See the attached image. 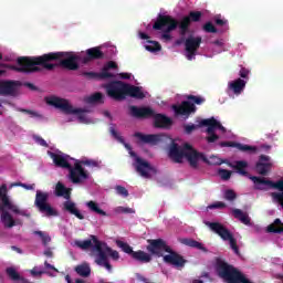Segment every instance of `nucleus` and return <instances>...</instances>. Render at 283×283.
Instances as JSON below:
<instances>
[{"mask_svg":"<svg viewBox=\"0 0 283 283\" xmlns=\"http://www.w3.org/2000/svg\"><path fill=\"white\" fill-rule=\"evenodd\" d=\"M18 112H21L22 114L30 115V118H43V115H41L36 111L25 109V108H19Z\"/></svg>","mask_w":283,"mask_h":283,"instance_id":"nucleus-42","label":"nucleus"},{"mask_svg":"<svg viewBox=\"0 0 283 283\" xmlns=\"http://www.w3.org/2000/svg\"><path fill=\"white\" fill-rule=\"evenodd\" d=\"M115 190L116 193H118V196H123V198H127L129 196V191L123 186H116Z\"/></svg>","mask_w":283,"mask_h":283,"instance_id":"nucleus-46","label":"nucleus"},{"mask_svg":"<svg viewBox=\"0 0 283 283\" xmlns=\"http://www.w3.org/2000/svg\"><path fill=\"white\" fill-rule=\"evenodd\" d=\"M145 48L148 52H160L163 50V46L157 41H148Z\"/></svg>","mask_w":283,"mask_h":283,"instance_id":"nucleus-39","label":"nucleus"},{"mask_svg":"<svg viewBox=\"0 0 283 283\" xmlns=\"http://www.w3.org/2000/svg\"><path fill=\"white\" fill-rule=\"evenodd\" d=\"M232 216L242 222V224H251V218L249 217V213L242 211L241 209H233L232 210Z\"/></svg>","mask_w":283,"mask_h":283,"instance_id":"nucleus-32","label":"nucleus"},{"mask_svg":"<svg viewBox=\"0 0 283 283\" xmlns=\"http://www.w3.org/2000/svg\"><path fill=\"white\" fill-rule=\"evenodd\" d=\"M129 109V116L133 118H154V127L156 129H169L174 125V120L171 117H167L165 114L157 113L153 111L151 107L143 106H134L130 105L128 107Z\"/></svg>","mask_w":283,"mask_h":283,"instance_id":"nucleus-5","label":"nucleus"},{"mask_svg":"<svg viewBox=\"0 0 283 283\" xmlns=\"http://www.w3.org/2000/svg\"><path fill=\"white\" fill-rule=\"evenodd\" d=\"M127 84L122 81L111 82L105 85L106 94L113 101H125Z\"/></svg>","mask_w":283,"mask_h":283,"instance_id":"nucleus-14","label":"nucleus"},{"mask_svg":"<svg viewBox=\"0 0 283 283\" xmlns=\"http://www.w3.org/2000/svg\"><path fill=\"white\" fill-rule=\"evenodd\" d=\"M188 101H192L195 105H202L205 103V97L196 96V95H189Z\"/></svg>","mask_w":283,"mask_h":283,"instance_id":"nucleus-47","label":"nucleus"},{"mask_svg":"<svg viewBox=\"0 0 283 283\" xmlns=\"http://www.w3.org/2000/svg\"><path fill=\"white\" fill-rule=\"evenodd\" d=\"M239 76H241V78H249V69L242 67L239 72Z\"/></svg>","mask_w":283,"mask_h":283,"instance_id":"nucleus-55","label":"nucleus"},{"mask_svg":"<svg viewBox=\"0 0 283 283\" xmlns=\"http://www.w3.org/2000/svg\"><path fill=\"white\" fill-rule=\"evenodd\" d=\"M78 56L70 55L65 52H51L40 56H21L17 59V66H12L14 72L21 74H32L34 72H41V67L52 72L54 67H64L65 70L76 71L78 70ZM38 65H41L39 67Z\"/></svg>","mask_w":283,"mask_h":283,"instance_id":"nucleus-1","label":"nucleus"},{"mask_svg":"<svg viewBox=\"0 0 283 283\" xmlns=\"http://www.w3.org/2000/svg\"><path fill=\"white\" fill-rule=\"evenodd\" d=\"M109 70H118V64L114 61L107 62L102 71L99 73L96 72H84L83 76H86V78H98L99 81H107L108 78H116V75L114 73L109 72Z\"/></svg>","mask_w":283,"mask_h":283,"instance_id":"nucleus-15","label":"nucleus"},{"mask_svg":"<svg viewBox=\"0 0 283 283\" xmlns=\"http://www.w3.org/2000/svg\"><path fill=\"white\" fill-rule=\"evenodd\" d=\"M184 149H186V157L190 167L192 169H198V160H202L207 163V156L205 154L197 151L193 147L189 144H184Z\"/></svg>","mask_w":283,"mask_h":283,"instance_id":"nucleus-19","label":"nucleus"},{"mask_svg":"<svg viewBox=\"0 0 283 283\" xmlns=\"http://www.w3.org/2000/svg\"><path fill=\"white\" fill-rule=\"evenodd\" d=\"M48 105H52V107H56V109H61L64 114H76L77 118L83 123L85 120V109L83 108H74L65 98L52 96L46 99Z\"/></svg>","mask_w":283,"mask_h":283,"instance_id":"nucleus-10","label":"nucleus"},{"mask_svg":"<svg viewBox=\"0 0 283 283\" xmlns=\"http://www.w3.org/2000/svg\"><path fill=\"white\" fill-rule=\"evenodd\" d=\"M230 167L234 169V171L239 174V176L249 177V171H247L249 163L244 160H237L234 165H230Z\"/></svg>","mask_w":283,"mask_h":283,"instance_id":"nucleus-31","label":"nucleus"},{"mask_svg":"<svg viewBox=\"0 0 283 283\" xmlns=\"http://www.w3.org/2000/svg\"><path fill=\"white\" fill-rule=\"evenodd\" d=\"M19 87H21V82L19 81H0V96H14Z\"/></svg>","mask_w":283,"mask_h":283,"instance_id":"nucleus-21","label":"nucleus"},{"mask_svg":"<svg viewBox=\"0 0 283 283\" xmlns=\"http://www.w3.org/2000/svg\"><path fill=\"white\" fill-rule=\"evenodd\" d=\"M268 233H283L282 220L275 219L273 223L268 226Z\"/></svg>","mask_w":283,"mask_h":283,"instance_id":"nucleus-34","label":"nucleus"},{"mask_svg":"<svg viewBox=\"0 0 283 283\" xmlns=\"http://www.w3.org/2000/svg\"><path fill=\"white\" fill-rule=\"evenodd\" d=\"M55 196H57V198H65V200H70L71 192L65 185L59 181L55 186Z\"/></svg>","mask_w":283,"mask_h":283,"instance_id":"nucleus-33","label":"nucleus"},{"mask_svg":"<svg viewBox=\"0 0 283 283\" xmlns=\"http://www.w3.org/2000/svg\"><path fill=\"white\" fill-rule=\"evenodd\" d=\"M75 272L77 275H81V277H90L92 275V269L88 264H81L75 268Z\"/></svg>","mask_w":283,"mask_h":283,"instance_id":"nucleus-35","label":"nucleus"},{"mask_svg":"<svg viewBox=\"0 0 283 283\" xmlns=\"http://www.w3.org/2000/svg\"><path fill=\"white\" fill-rule=\"evenodd\" d=\"M199 127H207L206 134L208 136L206 137L207 143H216V140H220V136L216 134V129H218V119H214L213 117L201 119L199 122Z\"/></svg>","mask_w":283,"mask_h":283,"instance_id":"nucleus-17","label":"nucleus"},{"mask_svg":"<svg viewBox=\"0 0 283 283\" xmlns=\"http://www.w3.org/2000/svg\"><path fill=\"white\" fill-rule=\"evenodd\" d=\"M42 240V244L44 247H48V244H50V242H52V238L50 235H48L46 233L43 234V237H40Z\"/></svg>","mask_w":283,"mask_h":283,"instance_id":"nucleus-54","label":"nucleus"},{"mask_svg":"<svg viewBox=\"0 0 283 283\" xmlns=\"http://www.w3.org/2000/svg\"><path fill=\"white\" fill-rule=\"evenodd\" d=\"M31 275H33V277L43 275V271H36V268H34L33 270H31Z\"/></svg>","mask_w":283,"mask_h":283,"instance_id":"nucleus-64","label":"nucleus"},{"mask_svg":"<svg viewBox=\"0 0 283 283\" xmlns=\"http://www.w3.org/2000/svg\"><path fill=\"white\" fill-rule=\"evenodd\" d=\"M118 209L122 213H135L134 209L132 208L119 207Z\"/></svg>","mask_w":283,"mask_h":283,"instance_id":"nucleus-60","label":"nucleus"},{"mask_svg":"<svg viewBox=\"0 0 283 283\" xmlns=\"http://www.w3.org/2000/svg\"><path fill=\"white\" fill-rule=\"evenodd\" d=\"M203 30L210 34H216L218 32V29H216V25H213L212 22H207L203 24Z\"/></svg>","mask_w":283,"mask_h":283,"instance_id":"nucleus-45","label":"nucleus"},{"mask_svg":"<svg viewBox=\"0 0 283 283\" xmlns=\"http://www.w3.org/2000/svg\"><path fill=\"white\" fill-rule=\"evenodd\" d=\"M130 96V98H137L138 101H143L145 98V93L138 86H134L130 84H126V97Z\"/></svg>","mask_w":283,"mask_h":283,"instance_id":"nucleus-29","label":"nucleus"},{"mask_svg":"<svg viewBox=\"0 0 283 283\" xmlns=\"http://www.w3.org/2000/svg\"><path fill=\"white\" fill-rule=\"evenodd\" d=\"M129 154L133 158H135V169L137 174L142 176V178H151V174L157 172L156 168H154L149 161L137 157L135 151H130Z\"/></svg>","mask_w":283,"mask_h":283,"instance_id":"nucleus-16","label":"nucleus"},{"mask_svg":"<svg viewBox=\"0 0 283 283\" xmlns=\"http://www.w3.org/2000/svg\"><path fill=\"white\" fill-rule=\"evenodd\" d=\"M86 207L90 209V211H92L93 213H97L98 216H107V212H105L103 209H101V207H98V205L96 203V201H88L86 202Z\"/></svg>","mask_w":283,"mask_h":283,"instance_id":"nucleus-36","label":"nucleus"},{"mask_svg":"<svg viewBox=\"0 0 283 283\" xmlns=\"http://www.w3.org/2000/svg\"><path fill=\"white\" fill-rule=\"evenodd\" d=\"M165 27L167 28L161 34V39H164V41H171L170 33L174 32V30H177L178 28H180V24L178 20H176L174 17L164 15L159 13L157 17V20L153 24V30H163V28Z\"/></svg>","mask_w":283,"mask_h":283,"instance_id":"nucleus-9","label":"nucleus"},{"mask_svg":"<svg viewBox=\"0 0 283 283\" xmlns=\"http://www.w3.org/2000/svg\"><path fill=\"white\" fill-rule=\"evenodd\" d=\"M101 59H105V53L99 46H95L86 50V56L83 57L82 63L87 64L92 61H101Z\"/></svg>","mask_w":283,"mask_h":283,"instance_id":"nucleus-26","label":"nucleus"},{"mask_svg":"<svg viewBox=\"0 0 283 283\" xmlns=\"http://www.w3.org/2000/svg\"><path fill=\"white\" fill-rule=\"evenodd\" d=\"M172 109L176 116H184V118H189L193 112H196V104L184 101L180 105H172Z\"/></svg>","mask_w":283,"mask_h":283,"instance_id":"nucleus-22","label":"nucleus"},{"mask_svg":"<svg viewBox=\"0 0 283 283\" xmlns=\"http://www.w3.org/2000/svg\"><path fill=\"white\" fill-rule=\"evenodd\" d=\"M235 142H221L219 143V147H235Z\"/></svg>","mask_w":283,"mask_h":283,"instance_id":"nucleus-56","label":"nucleus"},{"mask_svg":"<svg viewBox=\"0 0 283 283\" xmlns=\"http://www.w3.org/2000/svg\"><path fill=\"white\" fill-rule=\"evenodd\" d=\"M200 124L196 125V124H191V125H185L184 129L186 132V134H191L193 132H196V129H200Z\"/></svg>","mask_w":283,"mask_h":283,"instance_id":"nucleus-48","label":"nucleus"},{"mask_svg":"<svg viewBox=\"0 0 283 283\" xmlns=\"http://www.w3.org/2000/svg\"><path fill=\"white\" fill-rule=\"evenodd\" d=\"M63 209L64 211H67V213H71V216H75L77 220H85V216H83V213H81V210L76 208V203L74 201H64Z\"/></svg>","mask_w":283,"mask_h":283,"instance_id":"nucleus-27","label":"nucleus"},{"mask_svg":"<svg viewBox=\"0 0 283 283\" xmlns=\"http://www.w3.org/2000/svg\"><path fill=\"white\" fill-rule=\"evenodd\" d=\"M185 41V48H186V52H198V50H200V43H202V38L201 36H196L193 38V35L188 36L185 40V35H181L180 40H177L176 43L177 45H181Z\"/></svg>","mask_w":283,"mask_h":283,"instance_id":"nucleus-23","label":"nucleus"},{"mask_svg":"<svg viewBox=\"0 0 283 283\" xmlns=\"http://www.w3.org/2000/svg\"><path fill=\"white\" fill-rule=\"evenodd\" d=\"M103 102V93H94L93 95L86 97V103H102Z\"/></svg>","mask_w":283,"mask_h":283,"instance_id":"nucleus-41","label":"nucleus"},{"mask_svg":"<svg viewBox=\"0 0 283 283\" xmlns=\"http://www.w3.org/2000/svg\"><path fill=\"white\" fill-rule=\"evenodd\" d=\"M187 52V59L188 61H193V59H196V52L197 51H186Z\"/></svg>","mask_w":283,"mask_h":283,"instance_id":"nucleus-59","label":"nucleus"},{"mask_svg":"<svg viewBox=\"0 0 283 283\" xmlns=\"http://www.w3.org/2000/svg\"><path fill=\"white\" fill-rule=\"evenodd\" d=\"M50 200V192H43L41 190H36L34 207L46 216V218H52L59 216V212L48 202Z\"/></svg>","mask_w":283,"mask_h":283,"instance_id":"nucleus-11","label":"nucleus"},{"mask_svg":"<svg viewBox=\"0 0 283 283\" xmlns=\"http://www.w3.org/2000/svg\"><path fill=\"white\" fill-rule=\"evenodd\" d=\"M180 244H185V247H190V249H198L199 251H202L203 253H209V250L205 247V244L200 243L197 240L189 239V238H182L179 239Z\"/></svg>","mask_w":283,"mask_h":283,"instance_id":"nucleus-28","label":"nucleus"},{"mask_svg":"<svg viewBox=\"0 0 283 283\" xmlns=\"http://www.w3.org/2000/svg\"><path fill=\"white\" fill-rule=\"evenodd\" d=\"M49 156L50 158H52L55 167L69 170L70 180L71 182H73V185H81V182L90 178V172H87V170H85V168L81 166V163L75 161L74 167H72V165L70 164V160H72L70 155H61L53 151H49Z\"/></svg>","mask_w":283,"mask_h":283,"instance_id":"nucleus-3","label":"nucleus"},{"mask_svg":"<svg viewBox=\"0 0 283 283\" xmlns=\"http://www.w3.org/2000/svg\"><path fill=\"white\" fill-rule=\"evenodd\" d=\"M244 87H247V81L242 78H237L229 83V90H231L233 94H242Z\"/></svg>","mask_w":283,"mask_h":283,"instance_id":"nucleus-30","label":"nucleus"},{"mask_svg":"<svg viewBox=\"0 0 283 283\" xmlns=\"http://www.w3.org/2000/svg\"><path fill=\"white\" fill-rule=\"evenodd\" d=\"M227 207V203L222 201H217L210 206H208V209H224Z\"/></svg>","mask_w":283,"mask_h":283,"instance_id":"nucleus-53","label":"nucleus"},{"mask_svg":"<svg viewBox=\"0 0 283 283\" xmlns=\"http://www.w3.org/2000/svg\"><path fill=\"white\" fill-rule=\"evenodd\" d=\"M238 198V195H235V191L233 190H226L224 192V199L229 200L230 202H233Z\"/></svg>","mask_w":283,"mask_h":283,"instance_id":"nucleus-50","label":"nucleus"},{"mask_svg":"<svg viewBox=\"0 0 283 283\" xmlns=\"http://www.w3.org/2000/svg\"><path fill=\"white\" fill-rule=\"evenodd\" d=\"M207 165H217L220 166L224 163V160H222L221 158H219L218 156H211L209 159H207Z\"/></svg>","mask_w":283,"mask_h":283,"instance_id":"nucleus-43","label":"nucleus"},{"mask_svg":"<svg viewBox=\"0 0 283 283\" xmlns=\"http://www.w3.org/2000/svg\"><path fill=\"white\" fill-rule=\"evenodd\" d=\"M231 170L219 169V176L221 180H229L231 178Z\"/></svg>","mask_w":283,"mask_h":283,"instance_id":"nucleus-49","label":"nucleus"},{"mask_svg":"<svg viewBox=\"0 0 283 283\" xmlns=\"http://www.w3.org/2000/svg\"><path fill=\"white\" fill-rule=\"evenodd\" d=\"M98 266H104V268L107 269L109 272H112V264L109 263V260L102 262V264H98Z\"/></svg>","mask_w":283,"mask_h":283,"instance_id":"nucleus-62","label":"nucleus"},{"mask_svg":"<svg viewBox=\"0 0 283 283\" xmlns=\"http://www.w3.org/2000/svg\"><path fill=\"white\" fill-rule=\"evenodd\" d=\"M35 140L39 145H41V147H48V142H45V139H43L42 137L36 136Z\"/></svg>","mask_w":283,"mask_h":283,"instance_id":"nucleus-58","label":"nucleus"},{"mask_svg":"<svg viewBox=\"0 0 283 283\" xmlns=\"http://www.w3.org/2000/svg\"><path fill=\"white\" fill-rule=\"evenodd\" d=\"M116 244L136 262H140L142 264H149V262H151V254L143 250L134 251V248L124 241H116Z\"/></svg>","mask_w":283,"mask_h":283,"instance_id":"nucleus-12","label":"nucleus"},{"mask_svg":"<svg viewBox=\"0 0 283 283\" xmlns=\"http://www.w3.org/2000/svg\"><path fill=\"white\" fill-rule=\"evenodd\" d=\"M75 163H80L81 167H83V165H86V167H96L97 163L95 160L92 159H86V160H76Z\"/></svg>","mask_w":283,"mask_h":283,"instance_id":"nucleus-52","label":"nucleus"},{"mask_svg":"<svg viewBox=\"0 0 283 283\" xmlns=\"http://www.w3.org/2000/svg\"><path fill=\"white\" fill-rule=\"evenodd\" d=\"M105 251L108 253V255H109L113 260H119V259H120V254L118 253V251L113 250V249L109 248L108 245H105Z\"/></svg>","mask_w":283,"mask_h":283,"instance_id":"nucleus-44","label":"nucleus"},{"mask_svg":"<svg viewBox=\"0 0 283 283\" xmlns=\"http://www.w3.org/2000/svg\"><path fill=\"white\" fill-rule=\"evenodd\" d=\"M147 243L146 251H148L150 258H153V255L155 258H163L165 264H171L175 269H185L187 260L184 255L174 251V249L167 244V241L164 239H148Z\"/></svg>","mask_w":283,"mask_h":283,"instance_id":"nucleus-2","label":"nucleus"},{"mask_svg":"<svg viewBox=\"0 0 283 283\" xmlns=\"http://www.w3.org/2000/svg\"><path fill=\"white\" fill-rule=\"evenodd\" d=\"M202 19V12L200 11H190L188 15L184 17L179 22V34L180 36H186L187 32H189V28L191 25V21L198 23Z\"/></svg>","mask_w":283,"mask_h":283,"instance_id":"nucleus-18","label":"nucleus"},{"mask_svg":"<svg viewBox=\"0 0 283 283\" xmlns=\"http://www.w3.org/2000/svg\"><path fill=\"white\" fill-rule=\"evenodd\" d=\"M206 227H209L213 231V233H217V235H220L221 240L224 242H229L230 248L235 253V255H240V248L238 247V240H235V237H233V233L227 229L222 223L220 222H211L207 221Z\"/></svg>","mask_w":283,"mask_h":283,"instance_id":"nucleus-8","label":"nucleus"},{"mask_svg":"<svg viewBox=\"0 0 283 283\" xmlns=\"http://www.w3.org/2000/svg\"><path fill=\"white\" fill-rule=\"evenodd\" d=\"M86 207L90 209V211H92L93 213H97L98 216H107V212H105L103 209H101V207H98V205L96 203V201H88L86 202Z\"/></svg>","mask_w":283,"mask_h":283,"instance_id":"nucleus-37","label":"nucleus"},{"mask_svg":"<svg viewBox=\"0 0 283 283\" xmlns=\"http://www.w3.org/2000/svg\"><path fill=\"white\" fill-rule=\"evenodd\" d=\"M187 155V149L180 147L176 142H172L169 148V158L172 163H182V158Z\"/></svg>","mask_w":283,"mask_h":283,"instance_id":"nucleus-25","label":"nucleus"},{"mask_svg":"<svg viewBox=\"0 0 283 283\" xmlns=\"http://www.w3.org/2000/svg\"><path fill=\"white\" fill-rule=\"evenodd\" d=\"M6 273L13 282H21L23 277L21 274H19V272H17L14 268H7Z\"/></svg>","mask_w":283,"mask_h":283,"instance_id":"nucleus-38","label":"nucleus"},{"mask_svg":"<svg viewBox=\"0 0 283 283\" xmlns=\"http://www.w3.org/2000/svg\"><path fill=\"white\" fill-rule=\"evenodd\" d=\"M214 23H216V25L222 27V25H227L228 22L224 19H220V18L216 17L214 18Z\"/></svg>","mask_w":283,"mask_h":283,"instance_id":"nucleus-57","label":"nucleus"},{"mask_svg":"<svg viewBox=\"0 0 283 283\" xmlns=\"http://www.w3.org/2000/svg\"><path fill=\"white\" fill-rule=\"evenodd\" d=\"M272 198H274L283 209V192H272Z\"/></svg>","mask_w":283,"mask_h":283,"instance_id":"nucleus-51","label":"nucleus"},{"mask_svg":"<svg viewBox=\"0 0 283 283\" xmlns=\"http://www.w3.org/2000/svg\"><path fill=\"white\" fill-rule=\"evenodd\" d=\"M272 167L273 163H271V157L261 155L254 166V171H256L259 176H269V174H271Z\"/></svg>","mask_w":283,"mask_h":283,"instance_id":"nucleus-20","label":"nucleus"},{"mask_svg":"<svg viewBox=\"0 0 283 283\" xmlns=\"http://www.w3.org/2000/svg\"><path fill=\"white\" fill-rule=\"evenodd\" d=\"M24 87H29V90H31L32 92H36V86L30 82H24L23 83Z\"/></svg>","mask_w":283,"mask_h":283,"instance_id":"nucleus-61","label":"nucleus"},{"mask_svg":"<svg viewBox=\"0 0 283 283\" xmlns=\"http://www.w3.org/2000/svg\"><path fill=\"white\" fill-rule=\"evenodd\" d=\"M109 132H111L112 136H114V138H116L117 140L120 138V136L118 135V132H116V129L114 127H111Z\"/></svg>","mask_w":283,"mask_h":283,"instance_id":"nucleus-63","label":"nucleus"},{"mask_svg":"<svg viewBox=\"0 0 283 283\" xmlns=\"http://www.w3.org/2000/svg\"><path fill=\"white\" fill-rule=\"evenodd\" d=\"M217 273L219 277L228 283H253L251 280L244 277L238 269L222 260L217 261Z\"/></svg>","mask_w":283,"mask_h":283,"instance_id":"nucleus-7","label":"nucleus"},{"mask_svg":"<svg viewBox=\"0 0 283 283\" xmlns=\"http://www.w3.org/2000/svg\"><path fill=\"white\" fill-rule=\"evenodd\" d=\"M135 138H138L142 143H145L146 145H158V143H163L165 138H167V135L165 134H149L145 135L143 133H135Z\"/></svg>","mask_w":283,"mask_h":283,"instance_id":"nucleus-24","label":"nucleus"},{"mask_svg":"<svg viewBox=\"0 0 283 283\" xmlns=\"http://www.w3.org/2000/svg\"><path fill=\"white\" fill-rule=\"evenodd\" d=\"M256 191H269V189H277V191H283V179L279 181H271L264 177L250 176Z\"/></svg>","mask_w":283,"mask_h":283,"instance_id":"nucleus-13","label":"nucleus"},{"mask_svg":"<svg viewBox=\"0 0 283 283\" xmlns=\"http://www.w3.org/2000/svg\"><path fill=\"white\" fill-rule=\"evenodd\" d=\"M235 147H237V149H239V151H249L250 154H255V151H258V147H255V146L237 143Z\"/></svg>","mask_w":283,"mask_h":283,"instance_id":"nucleus-40","label":"nucleus"},{"mask_svg":"<svg viewBox=\"0 0 283 283\" xmlns=\"http://www.w3.org/2000/svg\"><path fill=\"white\" fill-rule=\"evenodd\" d=\"M91 239L84 240V241H75V247L78 249H82V251H87V249H93V251H96L97 258L95 259V264H103V262H107V252L105 250V247H107V243L102 242L98 240V238L94 234L90 235Z\"/></svg>","mask_w":283,"mask_h":283,"instance_id":"nucleus-6","label":"nucleus"},{"mask_svg":"<svg viewBox=\"0 0 283 283\" xmlns=\"http://www.w3.org/2000/svg\"><path fill=\"white\" fill-rule=\"evenodd\" d=\"M0 222L3 224L4 229H12V227H17V221H14V218H12V214H10L8 210L17 213L18 216L30 218V214L20 210L17 205L10 201V197H8V185L6 184L0 186Z\"/></svg>","mask_w":283,"mask_h":283,"instance_id":"nucleus-4","label":"nucleus"}]
</instances>
